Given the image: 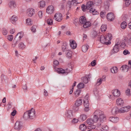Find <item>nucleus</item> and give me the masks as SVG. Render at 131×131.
Here are the masks:
<instances>
[{"label": "nucleus", "instance_id": "nucleus-48", "mask_svg": "<svg viewBox=\"0 0 131 131\" xmlns=\"http://www.w3.org/2000/svg\"><path fill=\"white\" fill-rule=\"evenodd\" d=\"M8 31L6 28H3L2 29V33L3 35H7V33Z\"/></svg>", "mask_w": 131, "mask_h": 131}, {"label": "nucleus", "instance_id": "nucleus-29", "mask_svg": "<svg viewBox=\"0 0 131 131\" xmlns=\"http://www.w3.org/2000/svg\"><path fill=\"white\" fill-rule=\"evenodd\" d=\"M38 5L40 8L45 7L46 5L45 2L44 1H41L38 3Z\"/></svg>", "mask_w": 131, "mask_h": 131}, {"label": "nucleus", "instance_id": "nucleus-6", "mask_svg": "<svg viewBox=\"0 0 131 131\" xmlns=\"http://www.w3.org/2000/svg\"><path fill=\"white\" fill-rule=\"evenodd\" d=\"M54 19L58 22H60L62 19V17L61 14L60 13H56L54 15Z\"/></svg>", "mask_w": 131, "mask_h": 131}, {"label": "nucleus", "instance_id": "nucleus-52", "mask_svg": "<svg viewBox=\"0 0 131 131\" xmlns=\"http://www.w3.org/2000/svg\"><path fill=\"white\" fill-rule=\"evenodd\" d=\"M37 27L36 25H34L31 28V31L32 32H35L36 31V28Z\"/></svg>", "mask_w": 131, "mask_h": 131}, {"label": "nucleus", "instance_id": "nucleus-49", "mask_svg": "<svg viewBox=\"0 0 131 131\" xmlns=\"http://www.w3.org/2000/svg\"><path fill=\"white\" fill-rule=\"evenodd\" d=\"M100 15L101 17L103 18L105 17L106 15V13L104 11H102L100 13Z\"/></svg>", "mask_w": 131, "mask_h": 131}, {"label": "nucleus", "instance_id": "nucleus-14", "mask_svg": "<svg viewBox=\"0 0 131 131\" xmlns=\"http://www.w3.org/2000/svg\"><path fill=\"white\" fill-rule=\"evenodd\" d=\"M93 5V2L92 1H90L87 3H86V7L88 8V10H89L93 9L92 6Z\"/></svg>", "mask_w": 131, "mask_h": 131}, {"label": "nucleus", "instance_id": "nucleus-12", "mask_svg": "<svg viewBox=\"0 0 131 131\" xmlns=\"http://www.w3.org/2000/svg\"><path fill=\"white\" fill-rule=\"evenodd\" d=\"M112 93L113 95L115 97H117L119 96L120 94V92L118 90H113L112 91Z\"/></svg>", "mask_w": 131, "mask_h": 131}, {"label": "nucleus", "instance_id": "nucleus-26", "mask_svg": "<svg viewBox=\"0 0 131 131\" xmlns=\"http://www.w3.org/2000/svg\"><path fill=\"white\" fill-rule=\"evenodd\" d=\"M67 43L64 42L63 43V45L62 46V50L63 51H65L66 52L67 50H68V48L67 47Z\"/></svg>", "mask_w": 131, "mask_h": 131}, {"label": "nucleus", "instance_id": "nucleus-34", "mask_svg": "<svg viewBox=\"0 0 131 131\" xmlns=\"http://www.w3.org/2000/svg\"><path fill=\"white\" fill-rule=\"evenodd\" d=\"M117 68L116 67H113L111 69V72L113 73H116L117 72Z\"/></svg>", "mask_w": 131, "mask_h": 131}, {"label": "nucleus", "instance_id": "nucleus-3", "mask_svg": "<svg viewBox=\"0 0 131 131\" xmlns=\"http://www.w3.org/2000/svg\"><path fill=\"white\" fill-rule=\"evenodd\" d=\"M82 99L80 98H78L76 100L74 106L72 108L73 110L77 111L79 109V106L82 105Z\"/></svg>", "mask_w": 131, "mask_h": 131}, {"label": "nucleus", "instance_id": "nucleus-36", "mask_svg": "<svg viewBox=\"0 0 131 131\" xmlns=\"http://www.w3.org/2000/svg\"><path fill=\"white\" fill-rule=\"evenodd\" d=\"M89 11L90 13H92L93 15H97L99 13L94 8L92 9L91 10H89Z\"/></svg>", "mask_w": 131, "mask_h": 131}, {"label": "nucleus", "instance_id": "nucleus-30", "mask_svg": "<svg viewBox=\"0 0 131 131\" xmlns=\"http://www.w3.org/2000/svg\"><path fill=\"white\" fill-rule=\"evenodd\" d=\"M102 111L99 110H95L94 113V114H95L96 115L99 117L101 115V114H102Z\"/></svg>", "mask_w": 131, "mask_h": 131}, {"label": "nucleus", "instance_id": "nucleus-19", "mask_svg": "<svg viewBox=\"0 0 131 131\" xmlns=\"http://www.w3.org/2000/svg\"><path fill=\"white\" fill-rule=\"evenodd\" d=\"M86 17L84 16H81L79 19V22L81 24H84L86 21Z\"/></svg>", "mask_w": 131, "mask_h": 131}, {"label": "nucleus", "instance_id": "nucleus-45", "mask_svg": "<svg viewBox=\"0 0 131 131\" xmlns=\"http://www.w3.org/2000/svg\"><path fill=\"white\" fill-rule=\"evenodd\" d=\"M102 2V0H96L95 1V4L97 5H101Z\"/></svg>", "mask_w": 131, "mask_h": 131}, {"label": "nucleus", "instance_id": "nucleus-39", "mask_svg": "<svg viewBox=\"0 0 131 131\" xmlns=\"http://www.w3.org/2000/svg\"><path fill=\"white\" fill-rule=\"evenodd\" d=\"M79 128L81 130L83 131L85 130L86 128V126L85 124H82L80 126Z\"/></svg>", "mask_w": 131, "mask_h": 131}, {"label": "nucleus", "instance_id": "nucleus-4", "mask_svg": "<svg viewBox=\"0 0 131 131\" xmlns=\"http://www.w3.org/2000/svg\"><path fill=\"white\" fill-rule=\"evenodd\" d=\"M23 37L21 35V32L18 33L16 36V37L14 39V40H13V43L12 44L13 46V47H15L16 45L18 43L17 42L18 41L20 40V39Z\"/></svg>", "mask_w": 131, "mask_h": 131}, {"label": "nucleus", "instance_id": "nucleus-5", "mask_svg": "<svg viewBox=\"0 0 131 131\" xmlns=\"http://www.w3.org/2000/svg\"><path fill=\"white\" fill-rule=\"evenodd\" d=\"M23 126V123L21 122L17 121L15 124L14 127L16 130L19 131L22 128Z\"/></svg>", "mask_w": 131, "mask_h": 131}, {"label": "nucleus", "instance_id": "nucleus-13", "mask_svg": "<svg viewBox=\"0 0 131 131\" xmlns=\"http://www.w3.org/2000/svg\"><path fill=\"white\" fill-rule=\"evenodd\" d=\"M18 19V18L15 15H13L10 18V22L13 24H15Z\"/></svg>", "mask_w": 131, "mask_h": 131}, {"label": "nucleus", "instance_id": "nucleus-62", "mask_svg": "<svg viewBox=\"0 0 131 131\" xmlns=\"http://www.w3.org/2000/svg\"><path fill=\"white\" fill-rule=\"evenodd\" d=\"M38 15L39 17L41 18L42 17V13L41 11H39L38 12Z\"/></svg>", "mask_w": 131, "mask_h": 131}, {"label": "nucleus", "instance_id": "nucleus-60", "mask_svg": "<svg viewBox=\"0 0 131 131\" xmlns=\"http://www.w3.org/2000/svg\"><path fill=\"white\" fill-rule=\"evenodd\" d=\"M72 2L73 3V5L75 6H77V4L80 3L78 2L77 0H72Z\"/></svg>", "mask_w": 131, "mask_h": 131}, {"label": "nucleus", "instance_id": "nucleus-51", "mask_svg": "<svg viewBox=\"0 0 131 131\" xmlns=\"http://www.w3.org/2000/svg\"><path fill=\"white\" fill-rule=\"evenodd\" d=\"M97 32L96 31L94 30L92 32V36L93 38H94L97 36Z\"/></svg>", "mask_w": 131, "mask_h": 131}, {"label": "nucleus", "instance_id": "nucleus-59", "mask_svg": "<svg viewBox=\"0 0 131 131\" xmlns=\"http://www.w3.org/2000/svg\"><path fill=\"white\" fill-rule=\"evenodd\" d=\"M126 93L127 95H130V89H128L126 91Z\"/></svg>", "mask_w": 131, "mask_h": 131}, {"label": "nucleus", "instance_id": "nucleus-21", "mask_svg": "<svg viewBox=\"0 0 131 131\" xmlns=\"http://www.w3.org/2000/svg\"><path fill=\"white\" fill-rule=\"evenodd\" d=\"M116 103L117 105L122 106L124 103V101L122 99L118 98L116 100Z\"/></svg>", "mask_w": 131, "mask_h": 131}, {"label": "nucleus", "instance_id": "nucleus-20", "mask_svg": "<svg viewBox=\"0 0 131 131\" xmlns=\"http://www.w3.org/2000/svg\"><path fill=\"white\" fill-rule=\"evenodd\" d=\"M70 45L71 47L73 49H74L77 47V44L74 40H72L71 42L70 40Z\"/></svg>", "mask_w": 131, "mask_h": 131}, {"label": "nucleus", "instance_id": "nucleus-41", "mask_svg": "<svg viewBox=\"0 0 131 131\" xmlns=\"http://www.w3.org/2000/svg\"><path fill=\"white\" fill-rule=\"evenodd\" d=\"M127 24V23L125 21H124L121 24V27L122 29H124L126 27Z\"/></svg>", "mask_w": 131, "mask_h": 131}, {"label": "nucleus", "instance_id": "nucleus-55", "mask_svg": "<svg viewBox=\"0 0 131 131\" xmlns=\"http://www.w3.org/2000/svg\"><path fill=\"white\" fill-rule=\"evenodd\" d=\"M1 78L2 80L4 79V81H6L7 80V76L4 75V74H2L1 75Z\"/></svg>", "mask_w": 131, "mask_h": 131}, {"label": "nucleus", "instance_id": "nucleus-18", "mask_svg": "<svg viewBox=\"0 0 131 131\" xmlns=\"http://www.w3.org/2000/svg\"><path fill=\"white\" fill-rule=\"evenodd\" d=\"M129 67L127 65H124L122 66L121 69L122 71L125 72H126L128 71Z\"/></svg>", "mask_w": 131, "mask_h": 131}, {"label": "nucleus", "instance_id": "nucleus-54", "mask_svg": "<svg viewBox=\"0 0 131 131\" xmlns=\"http://www.w3.org/2000/svg\"><path fill=\"white\" fill-rule=\"evenodd\" d=\"M82 80L83 81L84 83H86L88 82V79L87 77H84Z\"/></svg>", "mask_w": 131, "mask_h": 131}, {"label": "nucleus", "instance_id": "nucleus-42", "mask_svg": "<svg viewBox=\"0 0 131 131\" xmlns=\"http://www.w3.org/2000/svg\"><path fill=\"white\" fill-rule=\"evenodd\" d=\"M26 23L28 25H31L32 24L33 22L30 18H27L26 19Z\"/></svg>", "mask_w": 131, "mask_h": 131}, {"label": "nucleus", "instance_id": "nucleus-44", "mask_svg": "<svg viewBox=\"0 0 131 131\" xmlns=\"http://www.w3.org/2000/svg\"><path fill=\"white\" fill-rule=\"evenodd\" d=\"M104 5L106 9H108L110 5V3L108 1H105L104 2Z\"/></svg>", "mask_w": 131, "mask_h": 131}, {"label": "nucleus", "instance_id": "nucleus-1", "mask_svg": "<svg viewBox=\"0 0 131 131\" xmlns=\"http://www.w3.org/2000/svg\"><path fill=\"white\" fill-rule=\"evenodd\" d=\"M23 117L25 120L35 118L36 117V113L34 109L32 108L31 110L26 112L24 114Z\"/></svg>", "mask_w": 131, "mask_h": 131}, {"label": "nucleus", "instance_id": "nucleus-38", "mask_svg": "<svg viewBox=\"0 0 131 131\" xmlns=\"http://www.w3.org/2000/svg\"><path fill=\"white\" fill-rule=\"evenodd\" d=\"M72 6V3L71 1H69L67 3V5L66 8L68 10H70Z\"/></svg>", "mask_w": 131, "mask_h": 131}, {"label": "nucleus", "instance_id": "nucleus-28", "mask_svg": "<svg viewBox=\"0 0 131 131\" xmlns=\"http://www.w3.org/2000/svg\"><path fill=\"white\" fill-rule=\"evenodd\" d=\"M91 25V24L90 22L87 21L85 22L84 24L83 25V27L84 28H88V27H90Z\"/></svg>", "mask_w": 131, "mask_h": 131}, {"label": "nucleus", "instance_id": "nucleus-2", "mask_svg": "<svg viewBox=\"0 0 131 131\" xmlns=\"http://www.w3.org/2000/svg\"><path fill=\"white\" fill-rule=\"evenodd\" d=\"M111 34H108V35L105 37L104 35H101L100 37V40L102 43L106 45H110L111 43V40L112 39Z\"/></svg>", "mask_w": 131, "mask_h": 131}, {"label": "nucleus", "instance_id": "nucleus-17", "mask_svg": "<svg viewBox=\"0 0 131 131\" xmlns=\"http://www.w3.org/2000/svg\"><path fill=\"white\" fill-rule=\"evenodd\" d=\"M87 96H85V98L83 100V103L85 107H89V103L88 99H87Z\"/></svg>", "mask_w": 131, "mask_h": 131}, {"label": "nucleus", "instance_id": "nucleus-9", "mask_svg": "<svg viewBox=\"0 0 131 131\" xmlns=\"http://www.w3.org/2000/svg\"><path fill=\"white\" fill-rule=\"evenodd\" d=\"M119 45L118 43H116L115 46L112 50V52L113 53H117L119 50Z\"/></svg>", "mask_w": 131, "mask_h": 131}, {"label": "nucleus", "instance_id": "nucleus-35", "mask_svg": "<svg viewBox=\"0 0 131 131\" xmlns=\"http://www.w3.org/2000/svg\"><path fill=\"white\" fill-rule=\"evenodd\" d=\"M118 110H119L117 107H115L113 108L112 112L113 114H116L119 112Z\"/></svg>", "mask_w": 131, "mask_h": 131}, {"label": "nucleus", "instance_id": "nucleus-61", "mask_svg": "<svg viewBox=\"0 0 131 131\" xmlns=\"http://www.w3.org/2000/svg\"><path fill=\"white\" fill-rule=\"evenodd\" d=\"M125 1L126 2L125 3V5L126 6H127L131 3V1L130 0H126Z\"/></svg>", "mask_w": 131, "mask_h": 131}, {"label": "nucleus", "instance_id": "nucleus-37", "mask_svg": "<svg viewBox=\"0 0 131 131\" xmlns=\"http://www.w3.org/2000/svg\"><path fill=\"white\" fill-rule=\"evenodd\" d=\"M92 119L94 123H96L99 119V117L95 115V114H94Z\"/></svg>", "mask_w": 131, "mask_h": 131}, {"label": "nucleus", "instance_id": "nucleus-8", "mask_svg": "<svg viewBox=\"0 0 131 131\" xmlns=\"http://www.w3.org/2000/svg\"><path fill=\"white\" fill-rule=\"evenodd\" d=\"M106 18L108 20L112 21L114 20L115 16L113 13H110L107 15Z\"/></svg>", "mask_w": 131, "mask_h": 131}, {"label": "nucleus", "instance_id": "nucleus-50", "mask_svg": "<svg viewBox=\"0 0 131 131\" xmlns=\"http://www.w3.org/2000/svg\"><path fill=\"white\" fill-rule=\"evenodd\" d=\"M81 8L83 12H85L87 9L88 10V8L86 7V5L85 6L84 4L82 5L81 6Z\"/></svg>", "mask_w": 131, "mask_h": 131}, {"label": "nucleus", "instance_id": "nucleus-57", "mask_svg": "<svg viewBox=\"0 0 131 131\" xmlns=\"http://www.w3.org/2000/svg\"><path fill=\"white\" fill-rule=\"evenodd\" d=\"M47 23L49 25H51L52 24V21L51 19H48L47 20Z\"/></svg>", "mask_w": 131, "mask_h": 131}, {"label": "nucleus", "instance_id": "nucleus-31", "mask_svg": "<svg viewBox=\"0 0 131 131\" xmlns=\"http://www.w3.org/2000/svg\"><path fill=\"white\" fill-rule=\"evenodd\" d=\"M100 130L101 131H106L108 130V127L106 125H102Z\"/></svg>", "mask_w": 131, "mask_h": 131}, {"label": "nucleus", "instance_id": "nucleus-40", "mask_svg": "<svg viewBox=\"0 0 131 131\" xmlns=\"http://www.w3.org/2000/svg\"><path fill=\"white\" fill-rule=\"evenodd\" d=\"M86 122L89 125L94 123L92 118H88L86 120Z\"/></svg>", "mask_w": 131, "mask_h": 131}, {"label": "nucleus", "instance_id": "nucleus-33", "mask_svg": "<svg viewBox=\"0 0 131 131\" xmlns=\"http://www.w3.org/2000/svg\"><path fill=\"white\" fill-rule=\"evenodd\" d=\"M81 92V90L80 89H77L74 93V95L76 97L79 96Z\"/></svg>", "mask_w": 131, "mask_h": 131}, {"label": "nucleus", "instance_id": "nucleus-43", "mask_svg": "<svg viewBox=\"0 0 131 131\" xmlns=\"http://www.w3.org/2000/svg\"><path fill=\"white\" fill-rule=\"evenodd\" d=\"M88 128L89 129H94V130H96L97 128H95L96 126L93 125V124H91L90 125L88 126Z\"/></svg>", "mask_w": 131, "mask_h": 131}, {"label": "nucleus", "instance_id": "nucleus-64", "mask_svg": "<svg viewBox=\"0 0 131 131\" xmlns=\"http://www.w3.org/2000/svg\"><path fill=\"white\" fill-rule=\"evenodd\" d=\"M119 112L120 113H123L125 112L124 111V109L123 107L121 108L118 110Z\"/></svg>", "mask_w": 131, "mask_h": 131}, {"label": "nucleus", "instance_id": "nucleus-58", "mask_svg": "<svg viewBox=\"0 0 131 131\" xmlns=\"http://www.w3.org/2000/svg\"><path fill=\"white\" fill-rule=\"evenodd\" d=\"M13 36L12 35H9L8 36H7V39L9 41H11L13 40Z\"/></svg>", "mask_w": 131, "mask_h": 131}, {"label": "nucleus", "instance_id": "nucleus-24", "mask_svg": "<svg viewBox=\"0 0 131 131\" xmlns=\"http://www.w3.org/2000/svg\"><path fill=\"white\" fill-rule=\"evenodd\" d=\"M89 47V46L86 44L82 46L81 47V49L83 52H86L88 49Z\"/></svg>", "mask_w": 131, "mask_h": 131}, {"label": "nucleus", "instance_id": "nucleus-7", "mask_svg": "<svg viewBox=\"0 0 131 131\" xmlns=\"http://www.w3.org/2000/svg\"><path fill=\"white\" fill-rule=\"evenodd\" d=\"M54 8L52 5L49 6L46 9V12L47 13L51 14L54 12Z\"/></svg>", "mask_w": 131, "mask_h": 131}, {"label": "nucleus", "instance_id": "nucleus-47", "mask_svg": "<svg viewBox=\"0 0 131 131\" xmlns=\"http://www.w3.org/2000/svg\"><path fill=\"white\" fill-rule=\"evenodd\" d=\"M18 47L20 49H23L25 48V46L23 42H21L18 45Z\"/></svg>", "mask_w": 131, "mask_h": 131}, {"label": "nucleus", "instance_id": "nucleus-46", "mask_svg": "<svg viewBox=\"0 0 131 131\" xmlns=\"http://www.w3.org/2000/svg\"><path fill=\"white\" fill-rule=\"evenodd\" d=\"M84 85L83 83H80L78 85L77 87L79 89H81V88H83Z\"/></svg>", "mask_w": 131, "mask_h": 131}, {"label": "nucleus", "instance_id": "nucleus-10", "mask_svg": "<svg viewBox=\"0 0 131 131\" xmlns=\"http://www.w3.org/2000/svg\"><path fill=\"white\" fill-rule=\"evenodd\" d=\"M65 116L67 118H72L73 117L72 111L71 110L67 111L65 114Z\"/></svg>", "mask_w": 131, "mask_h": 131}, {"label": "nucleus", "instance_id": "nucleus-11", "mask_svg": "<svg viewBox=\"0 0 131 131\" xmlns=\"http://www.w3.org/2000/svg\"><path fill=\"white\" fill-rule=\"evenodd\" d=\"M35 13V10L32 8H29L27 10V14L29 17H31Z\"/></svg>", "mask_w": 131, "mask_h": 131}, {"label": "nucleus", "instance_id": "nucleus-56", "mask_svg": "<svg viewBox=\"0 0 131 131\" xmlns=\"http://www.w3.org/2000/svg\"><path fill=\"white\" fill-rule=\"evenodd\" d=\"M124 112H127L129 111V109L130 108V106H127L123 107Z\"/></svg>", "mask_w": 131, "mask_h": 131}, {"label": "nucleus", "instance_id": "nucleus-15", "mask_svg": "<svg viewBox=\"0 0 131 131\" xmlns=\"http://www.w3.org/2000/svg\"><path fill=\"white\" fill-rule=\"evenodd\" d=\"M9 7L11 8H14L16 7V4L14 1H12L9 2L8 4Z\"/></svg>", "mask_w": 131, "mask_h": 131}, {"label": "nucleus", "instance_id": "nucleus-27", "mask_svg": "<svg viewBox=\"0 0 131 131\" xmlns=\"http://www.w3.org/2000/svg\"><path fill=\"white\" fill-rule=\"evenodd\" d=\"M57 71L59 73L63 74L66 73H67L68 72V71H66L65 70L62 68H57Z\"/></svg>", "mask_w": 131, "mask_h": 131}, {"label": "nucleus", "instance_id": "nucleus-53", "mask_svg": "<svg viewBox=\"0 0 131 131\" xmlns=\"http://www.w3.org/2000/svg\"><path fill=\"white\" fill-rule=\"evenodd\" d=\"M101 30L102 31H105L106 30V26L104 25H102L101 27Z\"/></svg>", "mask_w": 131, "mask_h": 131}, {"label": "nucleus", "instance_id": "nucleus-25", "mask_svg": "<svg viewBox=\"0 0 131 131\" xmlns=\"http://www.w3.org/2000/svg\"><path fill=\"white\" fill-rule=\"evenodd\" d=\"M106 80V77L103 78H99L98 79L97 81V85H100L102 83V81H105Z\"/></svg>", "mask_w": 131, "mask_h": 131}, {"label": "nucleus", "instance_id": "nucleus-23", "mask_svg": "<svg viewBox=\"0 0 131 131\" xmlns=\"http://www.w3.org/2000/svg\"><path fill=\"white\" fill-rule=\"evenodd\" d=\"M102 114L99 117V119L100 121L103 122L104 121L106 120V118L105 116L104 115V112H102Z\"/></svg>", "mask_w": 131, "mask_h": 131}, {"label": "nucleus", "instance_id": "nucleus-22", "mask_svg": "<svg viewBox=\"0 0 131 131\" xmlns=\"http://www.w3.org/2000/svg\"><path fill=\"white\" fill-rule=\"evenodd\" d=\"M108 120L113 123H117L118 121V117H111L109 118Z\"/></svg>", "mask_w": 131, "mask_h": 131}, {"label": "nucleus", "instance_id": "nucleus-16", "mask_svg": "<svg viewBox=\"0 0 131 131\" xmlns=\"http://www.w3.org/2000/svg\"><path fill=\"white\" fill-rule=\"evenodd\" d=\"M72 52L71 51L68 49L66 52V56L68 59H71V58Z\"/></svg>", "mask_w": 131, "mask_h": 131}, {"label": "nucleus", "instance_id": "nucleus-63", "mask_svg": "<svg viewBox=\"0 0 131 131\" xmlns=\"http://www.w3.org/2000/svg\"><path fill=\"white\" fill-rule=\"evenodd\" d=\"M123 53L124 55H126L127 54H129L130 53L127 50H124L123 52Z\"/></svg>", "mask_w": 131, "mask_h": 131}, {"label": "nucleus", "instance_id": "nucleus-32", "mask_svg": "<svg viewBox=\"0 0 131 131\" xmlns=\"http://www.w3.org/2000/svg\"><path fill=\"white\" fill-rule=\"evenodd\" d=\"M87 118V116L85 115V114H82L81 115L79 118L80 119L81 121H84L86 120Z\"/></svg>", "mask_w": 131, "mask_h": 131}]
</instances>
